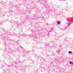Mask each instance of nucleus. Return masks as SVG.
Here are the masks:
<instances>
[{"mask_svg":"<svg viewBox=\"0 0 73 73\" xmlns=\"http://www.w3.org/2000/svg\"><path fill=\"white\" fill-rule=\"evenodd\" d=\"M60 24V21H59L57 23V24L59 25V24Z\"/></svg>","mask_w":73,"mask_h":73,"instance_id":"1","label":"nucleus"},{"mask_svg":"<svg viewBox=\"0 0 73 73\" xmlns=\"http://www.w3.org/2000/svg\"><path fill=\"white\" fill-rule=\"evenodd\" d=\"M70 64H73V62H70Z\"/></svg>","mask_w":73,"mask_h":73,"instance_id":"2","label":"nucleus"},{"mask_svg":"<svg viewBox=\"0 0 73 73\" xmlns=\"http://www.w3.org/2000/svg\"><path fill=\"white\" fill-rule=\"evenodd\" d=\"M69 53H70V54L72 53V52H69Z\"/></svg>","mask_w":73,"mask_h":73,"instance_id":"3","label":"nucleus"}]
</instances>
